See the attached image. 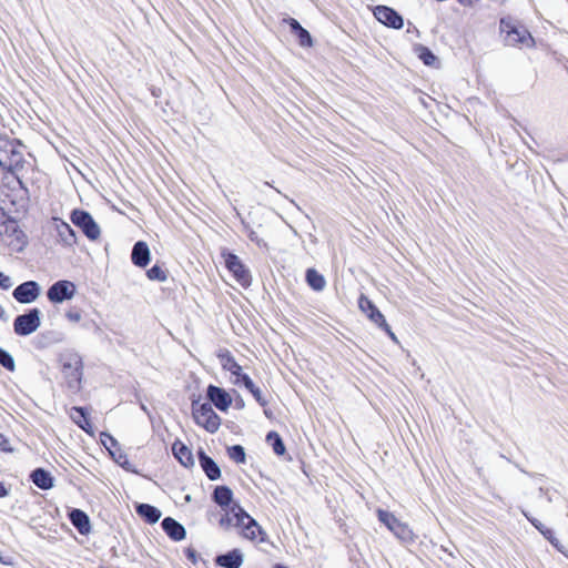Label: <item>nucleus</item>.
<instances>
[{"instance_id": "f257e3e1", "label": "nucleus", "mask_w": 568, "mask_h": 568, "mask_svg": "<svg viewBox=\"0 0 568 568\" xmlns=\"http://www.w3.org/2000/svg\"><path fill=\"white\" fill-rule=\"evenodd\" d=\"M224 511L225 514L219 520L222 529L229 530L235 527L242 537L251 541L264 542L266 540V532L240 505L234 504Z\"/></svg>"}, {"instance_id": "f03ea898", "label": "nucleus", "mask_w": 568, "mask_h": 568, "mask_svg": "<svg viewBox=\"0 0 568 568\" xmlns=\"http://www.w3.org/2000/svg\"><path fill=\"white\" fill-rule=\"evenodd\" d=\"M59 368L65 387L73 394L81 389L83 361L74 349H64L58 357Z\"/></svg>"}, {"instance_id": "7ed1b4c3", "label": "nucleus", "mask_w": 568, "mask_h": 568, "mask_svg": "<svg viewBox=\"0 0 568 568\" xmlns=\"http://www.w3.org/2000/svg\"><path fill=\"white\" fill-rule=\"evenodd\" d=\"M21 143L0 133V168L8 172H17L23 165Z\"/></svg>"}, {"instance_id": "20e7f679", "label": "nucleus", "mask_w": 568, "mask_h": 568, "mask_svg": "<svg viewBox=\"0 0 568 568\" xmlns=\"http://www.w3.org/2000/svg\"><path fill=\"white\" fill-rule=\"evenodd\" d=\"M192 415L195 423L199 426L205 428L210 433H215L221 425V418L213 410L210 403H201L200 400H193Z\"/></svg>"}, {"instance_id": "39448f33", "label": "nucleus", "mask_w": 568, "mask_h": 568, "mask_svg": "<svg viewBox=\"0 0 568 568\" xmlns=\"http://www.w3.org/2000/svg\"><path fill=\"white\" fill-rule=\"evenodd\" d=\"M71 221L82 230L88 239L94 241L100 237V227L88 212L74 210L71 214Z\"/></svg>"}, {"instance_id": "423d86ee", "label": "nucleus", "mask_w": 568, "mask_h": 568, "mask_svg": "<svg viewBox=\"0 0 568 568\" xmlns=\"http://www.w3.org/2000/svg\"><path fill=\"white\" fill-rule=\"evenodd\" d=\"M225 266L233 274L234 278L244 287L251 284V274L241 260L233 253H222Z\"/></svg>"}, {"instance_id": "0eeeda50", "label": "nucleus", "mask_w": 568, "mask_h": 568, "mask_svg": "<svg viewBox=\"0 0 568 568\" xmlns=\"http://www.w3.org/2000/svg\"><path fill=\"white\" fill-rule=\"evenodd\" d=\"M77 292L74 283L67 280L55 282L47 293V296L51 303L59 304L64 301L71 300Z\"/></svg>"}, {"instance_id": "6e6552de", "label": "nucleus", "mask_w": 568, "mask_h": 568, "mask_svg": "<svg viewBox=\"0 0 568 568\" xmlns=\"http://www.w3.org/2000/svg\"><path fill=\"white\" fill-rule=\"evenodd\" d=\"M503 26V32H505V42L508 45H517V44H524V45H530V42L532 41V38L530 33L525 29L524 27H518L514 24H505L504 21H501Z\"/></svg>"}, {"instance_id": "1a4fd4ad", "label": "nucleus", "mask_w": 568, "mask_h": 568, "mask_svg": "<svg viewBox=\"0 0 568 568\" xmlns=\"http://www.w3.org/2000/svg\"><path fill=\"white\" fill-rule=\"evenodd\" d=\"M13 331L19 336H27L36 332V308L18 315L13 321Z\"/></svg>"}, {"instance_id": "9d476101", "label": "nucleus", "mask_w": 568, "mask_h": 568, "mask_svg": "<svg viewBox=\"0 0 568 568\" xmlns=\"http://www.w3.org/2000/svg\"><path fill=\"white\" fill-rule=\"evenodd\" d=\"M375 18L387 27L400 29L403 27V18L392 8L378 6L374 10Z\"/></svg>"}, {"instance_id": "9b49d317", "label": "nucleus", "mask_w": 568, "mask_h": 568, "mask_svg": "<svg viewBox=\"0 0 568 568\" xmlns=\"http://www.w3.org/2000/svg\"><path fill=\"white\" fill-rule=\"evenodd\" d=\"M209 400L220 410L225 412L232 404L231 395L223 388L210 385L206 390Z\"/></svg>"}, {"instance_id": "f8f14e48", "label": "nucleus", "mask_w": 568, "mask_h": 568, "mask_svg": "<svg viewBox=\"0 0 568 568\" xmlns=\"http://www.w3.org/2000/svg\"><path fill=\"white\" fill-rule=\"evenodd\" d=\"M359 310L366 314V316L378 327L386 326L385 316L374 305V303L365 295H361L358 298Z\"/></svg>"}, {"instance_id": "ddd939ff", "label": "nucleus", "mask_w": 568, "mask_h": 568, "mask_svg": "<svg viewBox=\"0 0 568 568\" xmlns=\"http://www.w3.org/2000/svg\"><path fill=\"white\" fill-rule=\"evenodd\" d=\"M12 296L19 303H32L33 301H36V281H27L18 285L13 290Z\"/></svg>"}, {"instance_id": "4468645a", "label": "nucleus", "mask_w": 568, "mask_h": 568, "mask_svg": "<svg viewBox=\"0 0 568 568\" xmlns=\"http://www.w3.org/2000/svg\"><path fill=\"white\" fill-rule=\"evenodd\" d=\"M219 358L223 369L229 371L234 376L233 384L240 385V377L244 374L242 373V366L237 364L229 351L221 352Z\"/></svg>"}, {"instance_id": "2eb2a0df", "label": "nucleus", "mask_w": 568, "mask_h": 568, "mask_svg": "<svg viewBox=\"0 0 568 568\" xmlns=\"http://www.w3.org/2000/svg\"><path fill=\"white\" fill-rule=\"evenodd\" d=\"M52 223L58 232L61 242L67 246H73L77 243V236L73 229L65 222L53 219Z\"/></svg>"}, {"instance_id": "dca6fc26", "label": "nucleus", "mask_w": 568, "mask_h": 568, "mask_svg": "<svg viewBox=\"0 0 568 568\" xmlns=\"http://www.w3.org/2000/svg\"><path fill=\"white\" fill-rule=\"evenodd\" d=\"M131 258L134 265L145 267L150 262V250L145 242L139 241L134 244Z\"/></svg>"}, {"instance_id": "f3484780", "label": "nucleus", "mask_w": 568, "mask_h": 568, "mask_svg": "<svg viewBox=\"0 0 568 568\" xmlns=\"http://www.w3.org/2000/svg\"><path fill=\"white\" fill-rule=\"evenodd\" d=\"M161 526L171 539L180 541L185 538V528L175 519L166 517L163 519Z\"/></svg>"}, {"instance_id": "a211bd4d", "label": "nucleus", "mask_w": 568, "mask_h": 568, "mask_svg": "<svg viewBox=\"0 0 568 568\" xmlns=\"http://www.w3.org/2000/svg\"><path fill=\"white\" fill-rule=\"evenodd\" d=\"M172 452L174 457L183 465L184 467H192L194 465V458L191 449L184 445L182 442L176 440L172 445Z\"/></svg>"}, {"instance_id": "6ab92c4d", "label": "nucleus", "mask_w": 568, "mask_h": 568, "mask_svg": "<svg viewBox=\"0 0 568 568\" xmlns=\"http://www.w3.org/2000/svg\"><path fill=\"white\" fill-rule=\"evenodd\" d=\"M199 459L201 467L204 470L205 475L209 477V479L216 480L221 477L220 467L203 450L199 452Z\"/></svg>"}, {"instance_id": "aec40b11", "label": "nucleus", "mask_w": 568, "mask_h": 568, "mask_svg": "<svg viewBox=\"0 0 568 568\" xmlns=\"http://www.w3.org/2000/svg\"><path fill=\"white\" fill-rule=\"evenodd\" d=\"M217 565L225 568H240L243 564V555L239 549H234L216 558Z\"/></svg>"}, {"instance_id": "412c9836", "label": "nucleus", "mask_w": 568, "mask_h": 568, "mask_svg": "<svg viewBox=\"0 0 568 568\" xmlns=\"http://www.w3.org/2000/svg\"><path fill=\"white\" fill-rule=\"evenodd\" d=\"M71 419L85 433L92 435L93 428L87 416L84 408L82 407H72L70 412Z\"/></svg>"}, {"instance_id": "4be33fe9", "label": "nucleus", "mask_w": 568, "mask_h": 568, "mask_svg": "<svg viewBox=\"0 0 568 568\" xmlns=\"http://www.w3.org/2000/svg\"><path fill=\"white\" fill-rule=\"evenodd\" d=\"M70 520L72 525L81 532L87 534L90 530V520L88 515L80 510V509H73L70 513Z\"/></svg>"}, {"instance_id": "5701e85b", "label": "nucleus", "mask_w": 568, "mask_h": 568, "mask_svg": "<svg viewBox=\"0 0 568 568\" xmlns=\"http://www.w3.org/2000/svg\"><path fill=\"white\" fill-rule=\"evenodd\" d=\"M136 513L150 524H155L161 517V511L149 504H139L136 506Z\"/></svg>"}, {"instance_id": "b1692460", "label": "nucleus", "mask_w": 568, "mask_h": 568, "mask_svg": "<svg viewBox=\"0 0 568 568\" xmlns=\"http://www.w3.org/2000/svg\"><path fill=\"white\" fill-rule=\"evenodd\" d=\"M233 493L227 486H217L213 493L214 501L221 507H231Z\"/></svg>"}, {"instance_id": "393cba45", "label": "nucleus", "mask_w": 568, "mask_h": 568, "mask_svg": "<svg viewBox=\"0 0 568 568\" xmlns=\"http://www.w3.org/2000/svg\"><path fill=\"white\" fill-rule=\"evenodd\" d=\"M413 50L414 53L424 62V64L428 67H434L438 62L437 57L423 44H415Z\"/></svg>"}, {"instance_id": "a878e982", "label": "nucleus", "mask_w": 568, "mask_h": 568, "mask_svg": "<svg viewBox=\"0 0 568 568\" xmlns=\"http://www.w3.org/2000/svg\"><path fill=\"white\" fill-rule=\"evenodd\" d=\"M306 282L314 291L317 292L323 291L326 286L324 276L314 268H308L306 271Z\"/></svg>"}, {"instance_id": "bb28decb", "label": "nucleus", "mask_w": 568, "mask_h": 568, "mask_svg": "<svg viewBox=\"0 0 568 568\" xmlns=\"http://www.w3.org/2000/svg\"><path fill=\"white\" fill-rule=\"evenodd\" d=\"M393 534L403 542H413L415 539V535L410 527L402 521L396 526V529Z\"/></svg>"}, {"instance_id": "cd10ccee", "label": "nucleus", "mask_w": 568, "mask_h": 568, "mask_svg": "<svg viewBox=\"0 0 568 568\" xmlns=\"http://www.w3.org/2000/svg\"><path fill=\"white\" fill-rule=\"evenodd\" d=\"M266 442L272 446L274 453L278 456L285 453V446L281 436L276 432H270Z\"/></svg>"}, {"instance_id": "c85d7f7f", "label": "nucleus", "mask_w": 568, "mask_h": 568, "mask_svg": "<svg viewBox=\"0 0 568 568\" xmlns=\"http://www.w3.org/2000/svg\"><path fill=\"white\" fill-rule=\"evenodd\" d=\"M378 519L392 531L396 529V526L400 523L392 513L378 509L377 510Z\"/></svg>"}, {"instance_id": "c756f323", "label": "nucleus", "mask_w": 568, "mask_h": 568, "mask_svg": "<svg viewBox=\"0 0 568 568\" xmlns=\"http://www.w3.org/2000/svg\"><path fill=\"white\" fill-rule=\"evenodd\" d=\"M54 485V478L49 471L38 468V488L50 489Z\"/></svg>"}, {"instance_id": "7c9ffc66", "label": "nucleus", "mask_w": 568, "mask_h": 568, "mask_svg": "<svg viewBox=\"0 0 568 568\" xmlns=\"http://www.w3.org/2000/svg\"><path fill=\"white\" fill-rule=\"evenodd\" d=\"M146 275L151 281L165 282L168 278L166 272L159 265H153L148 272Z\"/></svg>"}, {"instance_id": "2f4dec72", "label": "nucleus", "mask_w": 568, "mask_h": 568, "mask_svg": "<svg viewBox=\"0 0 568 568\" xmlns=\"http://www.w3.org/2000/svg\"><path fill=\"white\" fill-rule=\"evenodd\" d=\"M229 457L235 463H245V452L241 445H234L229 448Z\"/></svg>"}, {"instance_id": "473e14b6", "label": "nucleus", "mask_w": 568, "mask_h": 568, "mask_svg": "<svg viewBox=\"0 0 568 568\" xmlns=\"http://www.w3.org/2000/svg\"><path fill=\"white\" fill-rule=\"evenodd\" d=\"M0 365L10 372L14 369V359L12 355L2 347H0Z\"/></svg>"}, {"instance_id": "72a5a7b5", "label": "nucleus", "mask_w": 568, "mask_h": 568, "mask_svg": "<svg viewBox=\"0 0 568 568\" xmlns=\"http://www.w3.org/2000/svg\"><path fill=\"white\" fill-rule=\"evenodd\" d=\"M296 37L302 47H312L313 45L312 37L306 29L302 28V30H300L298 33H296Z\"/></svg>"}, {"instance_id": "f704fd0d", "label": "nucleus", "mask_w": 568, "mask_h": 568, "mask_svg": "<svg viewBox=\"0 0 568 568\" xmlns=\"http://www.w3.org/2000/svg\"><path fill=\"white\" fill-rule=\"evenodd\" d=\"M524 516L531 523L534 527H536L542 535L549 534L551 535V530L544 527V525L537 520L536 518L530 517L526 511L523 510Z\"/></svg>"}, {"instance_id": "c9c22d12", "label": "nucleus", "mask_w": 568, "mask_h": 568, "mask_svg": "<svg viewBox=\"0 0 568 568\" xmlns=\"http://www.w3.org/2000/svg\"><path fill=\"white\" fill-rule=\"evenodd\" d=\"M65 317L72 322V323H78L81 321L82 318V315H81V312L79 310H75V308H70L67 313H65Z\"/></svg>"}, {"instance_id": "e433bc0d", "label": "nucleus", "mask_w": 568, "mask_h": 568, "mask_svg": "<svg viewBox=\"0 0 568 568\" xmlns=\"http://www.w3.org/2000/svg\"><path fill=\"white\" fill-rule=\"evenodd\" d=\"M250 393L253 395V397L255 398V400L261 405V406H265L267 405V400L263 397L262 395V392L258 387L254 386V388H252L250 390Z\"/></svg>"}, {"instance_id": "4c0bfd02", "label": "nucleus", "mask_w": 568, "mask_h": 568, "mask_svg": "<svg viewBox=\"0 0 568 568\" xmlns=\"http://www.w3.org/2000/svg\"><path fill=\"white\" fill-rule=\"evenodd\" d=\"M283 22L287 23L291 27L292 32L295 34L303 28L300 22L293 18H284Z\"/></svg>"}, {"instance_id": "58836bf2", "label": "nucleus", "mask_w": 568, "mask_h": 568, "mask_svg": "<svg viewBox=\"0 0 568 568\" xmlns=\"http://www.w3.org/2000/svg\"><path fill=\"white\" fill-rule=\"evenodd\" d=\"M12 285H13V283H12L10 276L0 272V287L2 290H9Z\"/></svg>"}, {"instance_id": "ea45409f", "label": "nucleus", "mask_w": 568, "mask_h": 568, "mask_svg": "<svg viewBox=\"0 0 568 568\" xmlns=\"http://www.w3.org/2000/svg\"><path fill=\"white\" fill-rule=\"evenodd\" d=\"M240 385H243L248 392L255 386L251 377L246 374L240 377Z\"/></svg>"}, {"instance_id": "a19ab883", "label": "nucleus", "mask_w": 568, "mask_h": 568, "mask_svg": "<svg viewBox=\"0 0 568 568\" xmlns=\"http://www.w3.org/2000/svg\"><path fill=\"white\" fill-rule=\"evenodd\" d=\"M0 452H11L9 439L0 433Z\"/></svg>"}, {"instance_id": "79ce46f5", "label": "nucleus", "mask_w": 568, "mask_h": 568, "mask_svg": "<svg viewBox=\"0 0 568 568\" xmlns=\"http://www.w3.org/2000/svg\"><path fill=\"white\" fill-rule=\"evenodd\" d=\"M101 442L106 448H109V443L113 446L116 444V440L110 434L106 433L101 434Z\"/></svg>"}, {"instance_id": "37998d69", "label": "nucleus", "mask_w": 568, "mask_h": 568, "mask_svg": "<svg viewBox=\"0 0 568 568\" xmlns=\"http://www.w3.org/2000/svg\"><path fill=\"white\" fill-rule=\"evenodd\" d=\"M379 328H382L392 338V341H394L396 343L398 342L397 336L392 331V328H390V326L388 325L387 322H386V326H381Z\"/></svg>"}, {"instance_id": "c03bdc74", "label": "nucleus", "mask_w": 568, "mask_h": 568, "mask_svg": "<svg viewBox=\"0 0 568 568\" xmlns=\"http://www.w3.org/2000/svg\"><path fill=\"white\" fill-rule=\"evenodd\" d=\"M8 495V489L7 487L4 486V484L2 481H0V497H6Z\"/></svg>"}, {"instance_id": "a18cd8bd", "label": "nucleus", "mask_w": 568, "mask_h": 568, "mask_svg": "<svg viewBox=\"0 0 568 568\" xmlns=\"http://www.w3.org/2000/svg\"><path fill=\"white\" fill-rule=\"evenodd\" d=\"M544 536H545V537H546V538H547V539H548V540H549L554 546H556V547L558 546V545H557V540L552 537V534H551V535H549V534H547V532H546V535H544Z\"/></svg>"}, {"instance_id": "49530a36", "label": "nucleus", "mask_w": 568, "mask_h": 568, "mask_svg": "<svg viewBox=\"0 0 568 568\" xmlns=\"http://www.w3.org/2000/svg\"><path fill=\"white\" fill-rule=\"evenodd\" d=\"M36 478H37L36 469H33L29 474V480L32 481L33 484H36Z\"/></svg>"}, {"instance_id": "de8ad7c7", "label": "nucleus", "mask_w": 568, "mask_h": 568, "mask_svg": "<svg viewBox=\"0 0 568 568\" xmlns=\"http://www.w3.org/2000/svg\"><path fill=\"white\" fill-rule=\"evenodd\" d=\"M7 219L6 212L0 207V223H4Z\"/></svg>"}, {"instance_id": "09e8293b", "label": "nucleus", "mask_w": 568, "mask_h": 568, "mask_svg": "<svg viewBox=\"0 0 568 568\" xmlns=\"http://www.w3.org/2000/svg\"><path fill=\"white\" fill-rule=\"evenodd\" d=\"M6 315L4 308L0 305V318H3Z\"/></svg>"}, {"instance_id": "8fccbe9b", "label": "nucleus", "mask_w": 568, "mask_h": 568, "mask_svg": "<svg viewBox=\"0 0 568 568\" xmlns=\"http://www.w3.org/2000/svg\"><path fill=\"white\" fill-rule=\"evenodd\" d=\"M0 562H2V564H9L7 560H3L1 557H0Z\"/></svg>"}]
</instances>
